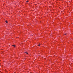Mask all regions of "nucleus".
Returning a JSON list of instances; mask_svg holds the SVG:
<instances>
[{"mask_svg": "<svg viewBox=\"0 0 73 73\" xmlns=\"http://www.w3.org/2000/svg\"><path fill=\"white\" fill-rule=\"evenodd\" d=\"M13 46H14V47H15L16 46L15 45H12Z\"/></svg>", "mask_w": 73, "mask_h": 73, "instance_id": "obj_1", "label": "nucleus"}, {"mask_svg": "<svg viewBox=\"0 0 73 73\" xmlns=\"http://www.w3.org/2000/svg\"><path fill=\"white\" fill-rule=\"evenodd\" d=\"M5 22H6V23H8V22H7V21H5Z\"/></svg>", "mask_w": 73, "mask_h": 73, "instance_id": "obj_2", "label": "nucleus"}, {"mask_svg": "<svg viewBox=\"0 0 73 73\" xmlns=\"http://www.w3.org/2000/svg\"><path fill=\"white\" fill-rule=\"evenodd\" d=\"M25 53H26V54H28V52H25Z\"/></svg>", "mask_w": 73, "mask_h": 73, "instance_id": "obj_3", "label": "nucleus"}, {"mask_svg": "<svg viewBox=\"0 0 73 73\" xmlns=\"http://www.w3.org/2000/svg\"><path fill=\"white\" fill-rule=\"evenodd\" d=\"M66 35V34H64V35Z\"/></svg>", "mask_w": 73, "mask_h": 73, "instance_id": "obj_4", "label": "nucleus"}, {"mask_svg": "<svg viewBox=\"0 0 73 73\" xmlns=\"http://www.w3.org/2000/svg\"><path fill=\"white\" fill-rule=\"evenodd\" d=\"M40 46V44L38 45V46Z\"/></svg>", "mask_w": 73, "mask_h": 73, "instance_id": "obj_5", "label": "nucleus"}, {"mask_svg": "<svg viewBox=\"0 0 73 73\" xmlns=\"http://www.w3.org/2000/svg\"><path fill=\"white\" fill-rule=\"evenodd\" d=\"M27 2H28V1H27Z\"/></svg>", "mask_w": 73, "mask_h": 73, "instance_id": "obj_6", "label": "nucleus"}, {"mask_svg": "<svg viewBox=\"0 0 73 73\" xmlns=\"http://www.w3.org/2000/svg\"><path fill=\"white\" fill-rule=\"evenodd\" d=\"M39 45H40V44H39Z\"/></svg>", "mask_w": 73, "mask_h": 73, "instance_id": "obj_7", "label": "nucleus"}]
</instances>
